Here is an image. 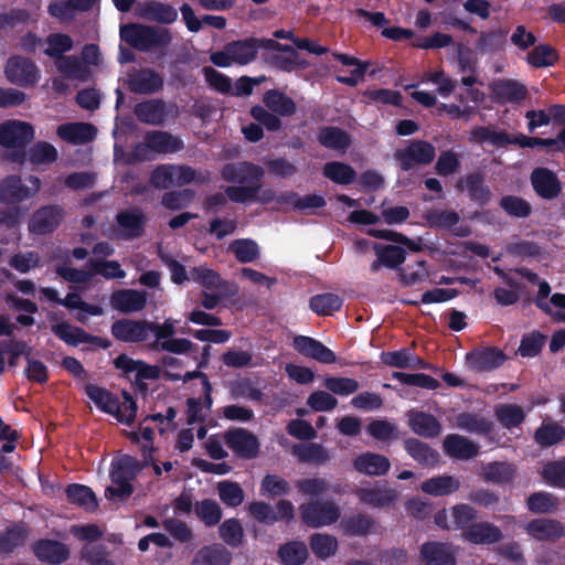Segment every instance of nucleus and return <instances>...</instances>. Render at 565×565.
<instances>
[{
  "label": "nucleus",
  "instance_id": "f257e3e1",
  "mask_svg": "<svg viewBox=\"0 0 565 565\" xmlns=\"http://www.w3.org/2000/svg\"><path fill=\"white\" fill-rule=\"evenodd\" d=\"M120 38L140 52L168 47L172 42L171 32L161 26L129 23L120 29Z\"/></svg>",
  "mask_w": 565,
  "mask_h": 565
},
{
  "label": "nucleus",
  "instance_id": "f03ea898",
  "mask_svg": "<svg viewBox=\"0 0 565 565\" xmlns=\"http://www.w3.org/2000/svg\"><path fill=\"white\" fill-rule=\"evenodd\" d=\"M119 83L125 89L137 95H153L164 87L163 76L152 67H132Z\"/></svg>",
  "mask_w": 565,
  "mask_h": 565
},
{
  "label": "nucleus",
  "instance_id": "7ed1b4c3",
  "mask_svg": "<svg viewBox=\"0 0 565 565\" xmlns=\"http://www.w3.org/2000/svg\"><path fill=\"white\" fill-rule=\"evenodd\" d=\"M394 160L403 172H408L417 166H428L436 158V148L423 139H412L407 146L394 152Z\"/></svg>",
  "mask_w": 565,
  "mask_h": 565
},
{
  "label": "nucleus",
  "instance_id": "20e7f679",
  "mask_svg": "<svg viewBox=\"0 0 565 565\" xmlns=\"http://www.w3.org/2000/svg\"><path fill=\"white\" fill-rule=\"evenodd\" d=\"M301 522L311 529L334 524L341 515L340 508L331 500H312L299 505Z\"/></svg>",
  "mask_w": 565,
  "mask_h": 565
},
{
  "label": "nucleus",
  "instance_id": "39448f33",
  "mask_svg": "<svg viewBox=\"0 0 565 565\" xmlns=\"http://www.w3.org/2000/svg\"><path fill=\"white\" fill-rule=\"evenodd\" d=\"M28 182L23 183L21 175L10 174L0 181V203L18 205L23 201L33 198L41 188V181L36 175H29Z\"/></svg>",
  "mask_w": 565,
  "mask_h": 565
},
{
  "label": "nucleus",
  "instance_id": "423d86ee",
  "mask_svg": "<svg viewBox=\"0 0 565 565\" xmlns=\"http://www.w3.org/2000/svg\"><path fill=\"white\" fill-rule=\"evenodd\" d=\"M264 175V169L249 161L230 162L221 169V178L224 181L241 185L262 184Z\"/></svg>",
  "mask_w": 565,
  "mask_h": 565
},
{
  "label": "nucleus",
  "instance_id": "0eeeda50",
  "mask_svg": "<svg viewBox=\"0 0 565 565\" xmlns=\"http://www.w3.org/2000/svg\"><path fill=\"white\" fill-rule=\"evenodd\" d=\"M456 189L459 192H467L468 199L479 207L487 206L493 196L482 172H470L459 178Z\"/></svg>",
  "mask_w": 565,
  "mask_h": 565
},
{
  "label": "nucleus",
  "instance_id": "6e6552de",
  "mask_svg": "<svg viewBox=\"0 0 565 565\" xmlns=\"http://www.w3.org/2000/svg\"><path fill=\"white\" fill-rule=\"evenodd\" d=\"M7 79L22 87L34 86L40 79V71L36 64L23 56H12L6 65Z\"/></svg>",
  "mask_w": 565,
  "mask_h": 565
},
{
  "label": "nucleus",
  "instance_id": "1a4fd4ad",
  "mask_svg": "<svg viewBox=\"0 0 565 565\" xmlns=\"http://www.w3.org/2000/svg\"><path fill=\"white\" fill-rule=\"evenodd\" d=\"M224 440L226 446L239 458L253 459L259 452L258 438L245 428L227 429L224 434Z\"/></svg>",
  "mask_w": 565,
  "mask_h": 565
},
{
  "label": "nucleus",
  "instance_id": "9d476101",
  "mask_svg": "<svg viewBox=\"0 0 565 565\" xmlns=\"http://www.w3.org/2000/svg\"><path fill=\"white\" fill-rule=\"evenodd\" d=\"M507 361L505 353L497 347H481L466 354V363L475 372H491Z\"/></svg>",
  "mask_w": 565,
  "mask_h": 565
},
{
  "label": "nucleus",
  "instance_id": "9b49d317",
  "mask_svg": "<svg viewBox=\"0 0 565 565\" xmlns=\"http://www.w3.org/2000/svg\"><path fill=\"white\" fill-rule=\"evenodd\" d=\"M64 214V209L57 204L41 206L29 221L30 233L34 235L53 233L62 223Z\"/></svg>",
  "mask_w": 565,
  "mask_h": 565
},
{
  "label": "nucleus",
  "instance_id": "f8f14e48",
  "mask_svg": "<svg viewBox=\"0 0 565 565\" xmlns=\"http://www.w3.org/2000/svg\"><path fill=\"white\" fill-rule=\"evenodd\" d=\"M34 138L31 124L20 120H7L0 125V146L23 149Z\"/></svg>",
  "mask_w": 565,
  "mask_h": 565
},
{
  "label": "nucleus",
  "instance_id": "ddd939ff",
  "mask_svg": "<svg viewBox=\"0 0 565 565\" xmlns=\"http://www.w3.org/2000/svg\"><path fill=\"white\" fill-rule=\"evenodd\" d=\"M147 319L121 318L110 326V333L116 341L124 343H141L149 339Z\"/></svg>",
  "mask_w": 565,
  "mask_h": 565
},
{
  "label": "nucleus",
  "instance_id": "4468645a",
  "mask_svg": "<svg viewBox=\"0 0 565 565\" xmlns=\"http://www.w3.org/2000/svg\"><path fill=\"white\" fill-rule=\"evenodd\" d=\"M265 44H267L266 51L280 52L273 54L270 57V63L279 71L291 72L296 68L307 67V61L301 58L300 54L294 46L281 44L275 39H268Z\"/></svg>",
  "mask_w": 565,
  "mask_h": 565
},
{
  "label": "nucleus",
  "instance_id": "2eb2a0df",
  "mask_svg": "<svg viewBox=\"0 0 565 565\" xmlns=\"http://www.w3.org/2000/svg\"><path fill=\"white\" fill-rule=\"evenodd\" d=\"M372 248L376 256L370 265L372 274L379 273L382 268L399 270L406 260V250L398 245L373 243Z\"/></svg>",
  "mask_w": 565,
  "mask_h": 565
},
{
  "label": "nucleus",
  "instance_id": "dca6fc26",
  "mask_svg": "<svg viewBox=\"0 0 565 565\" xmlns=\"http://www.w3.org/2000/svg\"><path fill=\"white\" fill-rule=\"evenodd\" d=\"M115 220L118 226V236L125 241H132L145 234L147 216L138 207L120 211Z\"/></svg>",
  "mask_w": 565,
  "mask_h": 565
},
{
  "label": "nucleus",
  "instance_id": "f3484780",
  "mask_svg": "<svg viewBox=\"0 0 565 565\" xmlns=\"http://www.w3.org/2000/svg\"><path fill=\"white\" fill-rule=\"evenodd\" d=\"M531 184L536 195L543 200H554L562 191L557 174L547 168H535L530 175Z\"/></svg>",
  "mask_w": 565,
  "mask_h": 565
},
{
  "label": "nucleus",
  "instance_id": "a211bd4d",
  "mask_svg": "<svg viewBox=\"0 0 565 565\" xmlns=\"http://www.w3.org/2000/svg\"><path fill=\"white\" fill-rule=\"evenodd\" d=\"M268 39L249 36L242 40L227 42L232 61L237 65H247L257 58L259 50L266 51Z\"/></svg>",
  "mask_w": 565,
  "mask_h": 565
},
{
  "label": "nucleus",
  "instance_id": "6ab92c4d",
  "mask_svg": "<svg viewBox=\"0 0 565 565\" xmlns=\"http://www.w3.org/2000/svg\"><path fill=\"white\" fill-rule=\"evenodd\" d=\"M109 303L113 309L122 313L139 312L147 306V292L137 289H117L111 292Z\"/></svg>",
  "mask_w": 565,
  "mask_h": 565
},
{
  "label": "nucleus",
  "instance_id": "aec40b11",
  "mask_svg": "<svg viewBox=\"0 0 565 565\" xmlns=\"http://www.w3.org/2000/svg\"><path fill=\"white\" fill-rule=\"evenodd\" d=\"M31 548L39 561L52 565H60L70 557L67 545L56 540L40 539L32 544Z\"/></svg>",
  "mask_w": 565,
  "mask_h": 565
},
{
  "label": "nucleus",
  "instance_id": "412c9836",
  "mask_svg": "<svg viewBox=\"0 0 565 565\" xmlns=\"http://www.w3.org/2000/svg\"><path fill=\"white\" fill-rule=\"evenodd\" d=\"M134 114L142 124L161 126L164 124L169 111L163 99L151 98L137 103L134 107Z\"/></svg>",
  "mask_w": 565,
  "mask_h": 565
},
{
  "label": "nucleus",
  "instance_id": "4be33fe9",
  "mask_svg": "<svg viewBox=\"0 0 565 565\" xmlns=\"http://www.w3.org/2000/svg\"><path fill=\"white\" fill-rule=\"evenodd\" d=\"M294 348L300 354L311 358L323 364H332L337 361V355L332 350L311 337H295Z\"/></svg>",
  "mask_w": 565,
  "mask_h": 565
},
{
  "label": "nucleus",
  "instance_id": "5701e85b",
  "mask_svg": "<svg viewBox=\"0 0 565 565\" xmlns=\"http://www.w3.org/2000/svg\"><path fill=\"white\" fill-rule=\"evenodd\" d=\"M461 537L475 545H491L499 543L503 539V533L498 525L481 521L473 523L467 532H462Z\"/></svg>",
  "mask_w": 565,
  "mask_h": 565
},
{
  "label": "nucleus",
  "instance_id": "b1692460",
  "mask_svg": "<svg viewBox=\"0 0 565 565\" xmlns=\"http://www.w3.org/2000/svg\"><path fill=\"white\" fill-rule=\"evenodd\" d=\"M423 565H456L457 558L451 546L441 542H426L420 546Z\"/></svg>",
  "mask_w": 565,
  "mask_h": 565
},
{
  "label": "nucleus",
  "instance_id": "393cba45",
  "mask_svg": "<svg viewBox=\"0 0 565 565\" xmlns=\"http://www.w3.org/2000/svg\"><path fill=\"white\" fill-rule=\"evenodd\" d=\"M56 134L72 145H85L96 138L97 129L89 122H67L60 125Z\"/></svg>",
  "mask_w": 565,
  "mask_h": 565
},
{
  "label": "nucleus",
  "instance_id": "a878e982",
  "mask_svg": "<svg viewBox=\"0 0 565 565\" xmlns=\"http://www.w3.org/2000/svg\"><path fill=\"white\" fill-rule=\"evenodd\" d=\"M408 426L412 431L424 438H435L441 431V424L430 413L412 409L407 414Z\"/></svg>",
  "mask_w": 565,
  "mask_h": 565
},
{
  "label": "nucleus",
  "instance_id": "bb28decb",
  "mask_svg": "<svg viewBox=\"0 0 565 565\" xmlns=\"http://www.w3.org/2000/svg\"><path fill=\"white\" fill-rule=\"evenodd\" d=\"M140 18L162 24H171L178 19V11L169 3L157 0L146 1L138 7Z\"/></svg>",
  "mask_w": 565,
  "mask_h": 565
},
{
  "label": "nucleus",
  "instance_id": "cd10ccee",
  "mask_svg": "<svg viewBox=\"0 0 565 565\" xmlns=\"http://www.w3.org/2000/svg\"><path fill=\"white\" fill-rule=\"evenodd\" d=\"M317 140L327 149L345 153L352 143V136L338 126H324L319 129Z\"/></svg>",
  "mask_w": 565,
  "mask_h": 565
},
{
  "label": "nucleus",
  "instance_id": "c85d7f7f",
  "mask_svg": "<svg viewBox=\"0 0 565 565\" xmlns=\"http://www.w3.org/2000/svg\"><path fill=\"white\" fill-rule=\"evenodd\" d=\"M443 448L447 456L460 460L471 459L479 454L477 444L458 434L447 435L443 441Z\"/></svg>",
  "mask_w": 565,
  "mask_h": 565
},
{
  "label": "nucleus",
  "instance_id": "c756f323",
  "mask_svg": "<svg viewBox=\"0 0 565 565\" xmlns=\"http://www.w3.org/2000/svg\"><path fill=\"white\" fill-rule=\"evenodd\" d=\"M524 530L537 541H555L564 535L563 524L554 519H533L525 524Z\"/></svg>",
  "mask_w": 565,
  "mask_h": 565
},
{
  "label": "nucleus",
  "instance_id": "7c9ffc66",
  "mask_svg": "<svg viewBox=\"0 0 565 565\" xmlns=\"http://www.w3.org/2000/svg\"><path fill=\"white\" fill-rule=\"evenodd\" d=\"M407 455L423 467H435L438 465L440 456L436 449L420 439L409 437L403 443Z\"/></svg>",
  "mask_w": 565,
  "mask_h": 565
},
{
  "label": "nucleus",
  "instance_id": "2f4dec72",
  "mask_svg": "<svg viewBox=\"0 0 565 565\" xmlns=\"http://www.w3.org/2000/svg\"><path fill=\"white\" fill-rule=\"evenodd\" d=\"M358 497L361 502L371 507L390 508L396 503L398 499V492L396 489L386 486L361 488L358 491Z\"/></svg>",
  "mask_w": 565,
  "mask_h": 565
},
{
  "label": "nucleus",
  "instance_id": "473e14b6",
  "mask_svg": "<svg viewBox=\"0 0 565 565\" xmlns=\"http://www.w3.org/2000/svg\"><path fill=\"white\" fill-rule=\"evenodd\" d=\"M353 468L366 476H384L390 471L391 462L384 455L367 451L353 460Z\"/></svg>",
  "mask_w": 565,
  "mask_h": 565
},
{
  "label": "nucleus",
  "instance_id": "72a5a7b5",
  "mask_svg": "<svg viewBox=\"0 0 565 565\" xmlns=\"http://www.w3.org/2000/svg\"><path fill=\"white\" fill-rule=\"evenodd\" d=\"M141 470L140 462L137 458L124 455L110 465L109 478L111 483H131L139 471Z\"/></svg>",
  "mask_w": 565,
  "mask_h": 565
},
{
  "label": "nucleus",
  "instance_id": "f704fd0d",
  "mask_svg": "<svg viewBox=\"0 0 565 565\" xmlns=\"http://www.w3.org/2000/svg\"><path fill=\"white\" fill-rule=\"evenodd\" d=\"M491 89L500 103H520L527 96L526 86L516 79H499Z\"/></svg>",
  "mask_w": 565,
  "mask_h": 565
},
{
  "label": "nucleus",
  "instance_id": "c9c22d12",
  "mask_svg": "<svg viewBox=\"0 0 565 565\" xmlns=\"http://www.w3.org/2000/svg\"><path fill=\"white\" fill-rule=\"evenodd\" d=\"M460 489V480L455 476L439 475L420 483V490L431 497H447Z\"/></svg>",
  "mask_w": 565,
  "mask_h": 565
},
{
  "label": "nucleus",
  "instance_id": "e433bc0d",
  "mask_svg": "<svg viewBox=\"0 0 565 565\" xmlns=\"http://www.w3.org/2000/svg\"><path fill=\"white\" fill-rule=\"evenodd\" d=\"M30 534V529L24 522L13 523L0 532V553L11 554L17 548L24 546Z\"/></svg>",
  "mask_w": 565,
  "mask_h": 565
},
{
  "label": "nucleus",
  "instance_id": "4c0bfd02",
  "mask_svg": "<svg viewBox=\"0 0 565 565\" xmlns=\"http://www.w3.org/2000/svg\"><path fill=\"white\" fill-rule=\"evenodd\" d=\"M335 61L345 66H354L350 75H337V82L354 87L364 79L365 73L369 68V62H362L359 58L345 53H333Z\"/></svg>",
  "mask_w": 565,
  "mask_h": 565
},
{
  "label": "nucleus",
  "instance_id": "58836bf2",
  "mask_svg": "<svg viewBox=\"0 0 565 565\" xmlns=\"http://www.w3.org/2000/svg\"><path fill=\"white\" fill-rule=\"evenodd\" d=\"M85 393L102 412L115 416L119 411V398L105 387L87 384Z\"/></svg>",
  "mask_w": 565,
  "mask_h": 565
},
{
  "label": "nucleus",
  "instance_id": "ea45409f",
  "mask_svg": "<svg viewBox=\"0 0 565 565\" xmlns=\"http://www.w3.org/2000/svg\"><path fill=\"white\" fill-rule=\"evenodd\" d=\"M145 139L149 148L157 153H174L183 149L182 140L168 131H148Z\"/></svg>",
  "mask_w": 565,
  "mask_h": 565
},
{
  "label": "nucleus",
  "instance_id": "a19ab883",
  "mask_svg": "<svg viewBox=\"0 0 565 565\" xmlns=\"http://www.w3.org/2000/svg\"><path fill=\"white\" fill-rule=\"evenodd\" d=\"M456 426L461 430L482 436H489L494 429L491 420L473 412L459 413L456 416Z\"/></svg>",
  "mask_w": 565,
  "mask_h": 565
},
{
  "label": "nucleus",
  "instance_id": "79ce46f5",
  "mask_svg": "<svg viewBox=\"0 0 565 565\" xmlns=\"http://www.w3.org/2000/svg\"><path fill=\"white\" fill-rule=\"evenodd\" d=\"M263 102L270 111L278 116L289 117L297 110L294 99L278 89H268L263 96Z\"/></svg>",
  "mask_w": 565,
  "mask_h": 565
},
{
  "label": "nucleus",
  "instance_id": "37998d69",
  "mask_svg": "<svg viewBox=\"0 0 565 565\" xmlns=\"http://www.w3.org/2000/svg\"><path fill=\"white\" fill-rule=\"evenodd\" d=\"M70 503L83 508L87 512H94L98 508V501L94 491L84 484L72 483L65 490Z\"/></svg>",
  "mask_w": 565,
  "mask_h": 565
},
{
  "label": "nucleus",
  "instance_id": "c03bdc74",
  "mask_svg": "<svg viewBox=\"0 0 565 565\" xmlns=\"http://www.w3.org/2000/svg\"><path fill=\"white\" fill-rule=\"evenodd\" d=\"M292 454L306 463L323 465L331 459L329 450L317 443L295 445Z\"/></svg>",
  "mask_w": 565,
  "mask_h": 565
},
{
  "label": "nucleus",
  "instance_id": "a18cd8bd",
  "mask_svg": "<svg viewBox=\"0 0 565 565\" xmlns=\"http://www.w3.org/2000/svg\"><path fill=\"white\" fill-rule=\"evenodd\" d=\"M199 565H231L232 553L222 544L203 546L195 556Z\"/></svg>",
  "mask_w": 565,
  "mask_h": 565
},
{
  "label": "nucleus",
  "instance_id": "49530a36",
  "mask_svg": "<svg viewBox=\"0 0 565 565\" xmlns=\"http://www.w3.org/2000/svg\"><path fill=\"white\" fill-rule=\"evenodd\" d=\"M51 331L64 343L77 347L82 343H87L88 333L81 327H76L66 321L51 326Z\"/></svg>",
  "mask_w": 565,
  "mask_h": 565
},
{
  "label": "nucleus",
  "instance_id": "de8ad7c7",
  "mask_svg": "<svg viewBox=\"0 0 565 565\" xmlns=\"http://www.w3.org/2000/svg\"><path fill=\"white\" fill-rule=\"evenodd\" d=\"M322 174L341 185L351 184L356 179V171L350 164L340 161L327 162L322 168Z\"/></svg>",
  "mask_w": 565,
  "mask_h": 565
},
{
  "label": "nucleus",
  "instance_id": "09e8293b",
  "mask_svg": "<svg viewBox=\"0 0 565 565\" xmlns=\"http://www.w3.org/2000/svg\"><path fill=\"white\" fill-rule=\"evenodd\" d=\"M494 415L507 429L519 427L526 418L523 408L516 404H499L494 407Z\"/></svg>",
  "mask_w": 565,
  "mask_h": 565
},
{
  "label": "nucleus",
  "instance_id": "8fccbe9b",
  "mask_svg": "<svg viewBox=\"0 0 565 565\" xmlns=\"http://www.w3.org/2000/svg\"><path fill=\"white\" fill-rule=\"evenodd\" d=\"M558 498L551 492L537 491L531 493L526 499V508L535 514H548L557 510Z\"/></svg>",
  "mask_w": 565,
  "mask_h": 565
},
{
  "label": "nucleus",
  "instance_id": "3c124183",
  "mask_svg": "<svg viewBox=\"0 0 565 565\" xmlns=\"http://www.w3.org/2000/svg\"><path fill=\"white\" fill-rule=\"evenodd\" d=\"M514 466L505 461L489 462L483 467L482 477L487 482L505 484L514 479Z\"/></svg>",
  "mask_w": 565,
  "mask_h": 565
},
{
  "label": "nucleus",
  "instance_id": "603ef678",
  "mask_svg": "<svg viewBox=\"0 0 565 565\" xmlns=\"http://www.w3.org/2000/svg\"><path fill=\"white\" fill-rule=\"evenodd\" d=\"M343 306V299L335 294L324 292L315 295L309 300V308L318 316H331Z\"/></svg>",
  "mask_w": 565,
  "mask_h": 565
},
{
  "label": "nucleus",
  "instance_id": "864d4df0",
  "mask_svg": "<svg viewBox=\"0 0 565 565\" xmlns=\"http://www.w3.org/2000/svg\"><path fill=\"white\" fill-rule=\"evenodd\" d=\"M558 60V52L550 44H534L526 55V62L535 68L553 66Z\"/></svg>",
  "mask_w": 565,
  "mask_h": 565
},
{
  "label": "nucleus",
  "instance_id": "5fc2aeb1",
  "mask_svg": "<svg viewBox=\"0 0 565 565\" xmlns=\"http://www.w3.org/2000/svg\"><path fill=\"white\" fill-rule=\"evenodd\" d=\"M309 546L319 559H327L335 555L338 551V540L335 536L328 533H313L309 537Z\"/></svg>",
  "mask_w": 565,
  "mask_h": 565
},
{
  "label": "nucleus",
  "instance_id": "6e6d98bb",
  "mask_svg": "<svg viewBox=\"0 0 565 565\" xmlns=\"http://www.w3.org/2000/svg\"><path fill=\"white\" fill-rule=\"evenodd\" d=\"M278 556L284 565H301L308 558V548L303 542L290 541L279 546Z\"/></svg>",
  "mask_w": 565,
  "mask_h": 565
},
{
  "label": "nucleus",
  "instance_id": "4d7b16f0",
  "mask_svg": "<svg viewBox=\"0 0 565 565\" xmlns=\"http://www.w3.org/2000/svg\"><path fill=\"white\" fill-rule=\"evenodd\" d=\"M565 438V427L556 422L543 423L534 434L535 441L543 448L554 446Z\"/></svg>",
  "mask_w": 565,
  "mask_h": 565
},
{
  "label": "nucleus",
  "instance_id": "13d9d810",
  "mask_svg": "<svg viewBox=\"0 0 565 565\" xmlns=\"http://www.w3.org/2000/svg\"><path fill=\"white\" fill-rule=\"evenodd\" d=\"M373 526L374 520L365 513L345 516L341 521L343 532L350 536H364L370 533Z\"/></svg>",
  "mask_w": 565,
  "mask_h": 565
},
{
  "label": "nucleus",
  "instance_id": "bf43d9fd",
  "mask_svg": "<svg viewBox=\"0 0 565 565\" xmlns=\"http://www.w3.org/2000/svg\"><path fill=\"white\" fill-rule=\"evenodd\" d=\"M194 512L207 527L218 524L223 516L220 504L213 499H203L195 502Z\"/></svg>",
  "mask_w": 565,
  "mask_h": 565
},
{
  "label": "nucleus",
  "instance_id": "052dcab7",
  "mask_svg": "<svg viewBox=\"0 0 565 565\" xmlns=\"http://www.w3.org/2000/svg\"><path fill=\"white\" fill-rule=\"evenodd\" d=\"M230 250L236 260L242 264L253 263L260 257L257 243L249 238L235 239L230 244Z\"/></svg>",
  "mask_w": 565,
  "mask_h": 565
},
{
  "label": "nucleus",
  "instance_id": "680f3d73",
  "mask_svg": "<svg viewBox=\"0 0 565 565\" xmlns=\"http://www.w3.org/2000/svg\"><path fill=\"white\" fill-rule=\"evenodd\" d=\"M430 228L449 230L460 221L459 214L454 210L431 209L424 214Z\"/></svg>",
  "mask_w": 565,
  "mask_h": 565
},
{
  "label": "nucleus",
  "instance_id": "e2e57ef3",
  "mask_svg": "<svg viewBox=\"0 0 565 565\" xmlns=\"http://www.w3.org/2000/svg\"><path fill=\"white\" fill-rule=\"evenodd\" d=\"M508 31L498 29L493 31H482L480 33L477 47L481 53H497L507 44Z\"/></svg>",
  "mask_w": 565,
  "mask_h": 565
},
{
  "label": "nucleus",
  "instance_id": "0e129e2a",
  "mask_svg": "<svg viewBox=\"0 0 565 565\" xmlns=\"http://www.w3.org/2000/svg\"><path fill=\"white\" fill-rule=\"evenodd\" d=\"M45 41L49 46L44 50V54L55 61L66 56L64 53L70 52L74 47L73 39L64 33H51Z\"/></svg>",
  "mask_w": 565,
  "mask_h": 565
},
{
  "label": "nucleus",
  "instance_id": "69168bd1",
  "mask_svg": "<svg viewBox=\"0 0 565 565\" xmlns=\"http://www.w3.org/2000/svg\"><path fill=\"white\" fill-rule=\"evenodd\" d=\"M366 431L380 441H394L399 438L398 427L387 419H374L366 426Z\"/></svg>",
  "mask_w": 565,
  "mask_h": 565
},
{
  "label": "nucleus",
  "instance_id": "338daca9",
  "mask_svg": "<svg viewBox=\"0 0 565 565\" xmlns=\"http://www.w3.org/2000/svg\"><path fill=\"white\" fill-rule=\"evenodd\" d=\"M500 207L512 217L525 218L532 213L531 204L523 198L516 195H504L500 199Z\"/></svg>",
  "mask_w": 565,
  "mask_h": 565
},
{
  "label": "nucleus",
  "instance_id": "774afa93",
  "mask_svg": "<svg viewBox=\"0 0 565 565\" xmlns=\"http://www.w3.org/2000/svg\"><path fill=\"white\" fill-rule=\"evenodd\" d=\"M541 475L548 486L565 489V460L548 461Z\"/></svg>",
  "mask_w": 565,
  "mask_h": 565
}]
</instances>
